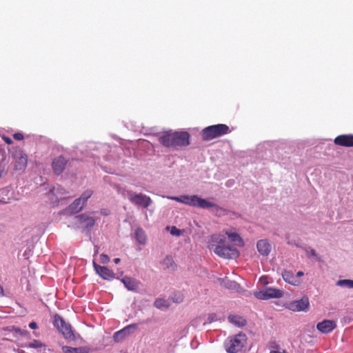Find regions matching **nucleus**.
<instances>
[{
    "mask_svg": "<svg viewBox=\"0 0 353 353\" xmlns=\"http://www.w3.org/2000/svg\"><path fill=\"white\" fill-rule=\"evenodd\" d=\"M171 234L176 236H179L181 234V232L180 230L177 229L176 227H172L171 230Z\"/></svg>",
    "mask_w": 353,
    "mask_h": 353,
    "instance_id": "obj_35",
    "label": "nucleus"
},
{
    "mask_svg": "<svg viewBox=\"0 0 353 353\" xmlns=\"http://www.w3.org/2000/svg\"><path fill=\"white\" fill-rule=\"evenodd\" d=\"M183 294L180 292H174L171 296L170 299L176 303H180L183 301Z\"/></svg>",
    "mask_w": 353,
    "mask_h": 353,
    "instance_id": "obj_27",
    "label": "nucleus"
},
{
    "mask_svg": "<svg viewBox=\"0 0 353 353\" xmlns=\"http://www.w3.org/2000/svg\"><path fill=\"white\" fill-rule=\"evenodd\" d=\"M305 252L307 257L316 256V251L312 248H305Z\"/></svg>",
    "mask_w": 353,
    "mask_h": 353,
    "instance_id": "obj_32",
    "label": "nucleus"
},
{
    "mask_svg": "<svg viewBox=\"0 0 353 353\" xmlns=\"http://www.w3.org/2000/svg\"><path fill=\"white\" fill-rule=\"evenodd\" d=\"M161 265L163 268L165 270H168L170 271H175L176 270L177 265L174 262L173 258L170 255L166 256L161 262Z\"/></svg>",
    "mask_w": 353,
    "mask_h": 353,
    "instance_id": "obj_21",
    "label": "nucleus"
},
{
    "mask_svg": "<svg viewBox=\"0 0 353 353\" xmlns=\"http://www.w3.org/2000/svg\"><path fill=\"white\" fill-rule=\"evenodd\" d=\"M336 285H347V287H353V281H352V280H347V279L339 280V281L336 282Z\"/></svg>",
    "mask_w": 353,
    "mask_h": 353,
    "instance_id": "obj_30",
    "label": "nucleus"
},
{
    "mask_svg": "<svg viewBox=\"0 0 353 353\" xmlns=\"http://www.w3.org/2000/svg\"><path fill=\"white\" fill-rule=\"evenodd\" d=\"M29 327L31 328V329H37L38 327L37 326V324L35 323V322H31L30 324H29Z\"/></svg>",
    "mask_w": 353,
    "mask_h": 353,
    "instance_id": "obj_39",
    "label": "nucleus"
},
{
    "mask_svg": "<svg viewBox=\"0 0 353 353\" xmlns=\"http://www.w3.org/2000/svg\"><path fill=\"white\" fill-rule=\"evenodd\" d=\"M283 292L279 288H257L254 292L256 298L261 300L279 299L283 296Z\"/></svg>",
    "mask_w": 353,
    "mask_h": 353,
    "instance_id": "obj_7",
    "label": "nucleus"
},
{
    "mask_svg": "<svg viewBox=\"0 0 353 353\" xmlns=\"http://www.w3.org/2000/svg\"><path fill=\"white\" fill-rule=\"evenodd\" d=\"M159 142L166 148H177L190 145V134L187 132H166L158 137Z\"/></svg>",
    "mask_w": 353,
    "mask_h": 353,
    "instance_id": "obj_1",
    "label": "nucleus"
},
{
    "mask_svg": "<svg viewBox=\"0 0 353 353\" xmlns=\"http://www.w3.org/2000/svg\"><path fill=\"white\" fill-rule=\"evenodd\" d=\"M4 295L3 288H0V296Z\"/></svg>",
    "mask_w": 353,
    "mask_h": 353,
    "instance_id": "obj_42",
    "label": "nucleus"
},
{
    "mask_svg": "<svg viewBox=\"0 0 353 353\" xmlns=\"http://www.w3.org/2000/svg\"><path fill=\"white\" fill-rule=\"evenodd\" d=\"M55 190H56V188H53L51 190V191H52V192H54V191H55Z\"/></svg>",
    "mask_w": 353,
    "mask_h": 353,
    "instance_id": "obj_43",
    "label": "nucleus"
},
{
    "mask_svg": "<svg viewBox=\"0 0 353 353\" xmlns=\"http://www.w3.org/2000/svg\"><path fill=\"white\" fill-rule=\"evenodd\" d=\"M67 164V160L62 156L55 158L52 163V168L54 174H61Z\"/></svg>",
    "mask_w": 353,
    "mask_h": 353,
    "instance_id": "obj_13",
    "label": "nucleus"
},
{
    "mask_svg": "<svg viewBox=\"0 0 353 353\" xmlns=\"http://www.w3.org/2000/svg\"><path fill=\"white\" fill-rule=\"evenodd\" d=\"M28 347L31 348L43 349V351L46 350V345L38 340H34L29 343Z\"/></svg>",
    "mask_w": 353,
    "mask_h": 353,
    "instance_id": "obj_28",
    "label": "nucleus"
},
{
    "mask_svg": "<svg viewBox=\"0 0 353 353\" xmlns=\"http://www.w3.org/2000/svg\"><path fill=\"white\" fill-rule=\"evenodd\" d=\"M135 237L139 244L145 245L146 243L147 236L142 228H139L135 230Z\"/></svg>",
    "mask_w": 353,
    "mask_h": 353,
    "instance_id": "obj_25",
    "label": "nucleus"
},
{
    "mask_svg": "<svg viewBox=\"0 0 353 353\" xmlns=\"http://www.w3.org/2000/svg\"><path fill=\"white\" fill-rule=\"evenodd\" d=\"M248 336L243 332H239L229 336L223 343L227 353H239L242 352L247 345Z\"/></svg>",
    "mask_w": 353,
    "mask_h": 353,
    "instance_id": "obj_3",
    "label": "nucleus"
},
{
    "mask_svg": "<svg viewBox=\"0 0 353 353\" xmlns=\"http://www.w3.org/2000/svg\"><path fill=\"white\" fill-rule=\"evenodd\" d=\"M217 321V316L216 314L214 313L210 314L208 316V322L212 323L213 321Z\"/></svg>",
    "mask_w": 353,
    "mask_h": 353,
    "instance_id": "obj_36",
    "label": "nucleus"
},
{
    "mask_svg": "<svg viewBox=\"0 0 353 353\" xmlns=\"http://www.w3.org/2000/svg\"><path fill=\"white\" fill-rule=\"evenodd\" d=\"M226 285H227V287H231V288L239 286V284H238L236 282L231 281H230Z\"/></svg>",
    "mask_w": 353,
    "mask_h": 353,
    "instance_id": "obj_38",
    "label": "nucleus"
},
{
    "mask_svg": "<svg viewBox=\"0 0 353 353\" xmlns=\"http://www.w3.org/2000/svg\"><path fill=\"white\" fill-rule=\"evenodd\" d=\"M14 170L17 172H23L28 165V156L22 150L16 151L14 154Z\"/></svg>",
    "mask_w": 353,
    "mask_h": 353,
    "instance_id": "obj_10",
    "label": "nucleus"
},
{
    "mask_svg": "<svg viewBox=\"0 0 353 353\" xmlns=\"http://www.w3.org/2000/svg\"><path fill=\"white\" fill-rule=\"evenodd\" d=\"M94 269L97 274L103 279H110L113 277V272L108 268L97 265L95 262L93 263Z\"/></svg>",
    "mask_w": 353,
    "mask_h": 353,
    "instance_id": "obj_17",
    "label": "nucleus"
},
{
    "mask_svg": "<svg viewBox=\"0 0 353 353\" xmlns=\"http://www.w3.org/2000/svg\"><path fill=\"white\" fill-rule=\"evenodd\" d=\"M93 192L91 190H87L81 196L75 199L65 210L68 213L70 214H76L81 210L84 204L87 202L88 199L91 197Z\"/></svg>",
    "mask_w": 353,
    "mask_h": 353,
    "instance_id": "obj_8",
    "label": "nucleus"
},
{
    "mask_svg": "<svg viewBox=\"0 0 353 353\" xmlns=\"http://www.w3.org/2000/svg\"><path fill=\"white\" fill-rule=\"evenodd\" d=\"M225 234L228 236L230 241L234 245L239 247H243L244 245V241L238 233L225 231Z\"/></svg>",
    "mask_w": 353,
    "mask_h": 353,
    "instance_id": "obj_19",
    "label": "nucleus"
},
{
    "mask_svg": "<svg viewBox=\"0 0 353 353\" xmlns=\"http://www.w3.org/2000/svg\"><path fill=\"white\" fill-rule=\"evenodd\" d=\"M128 195L130 196L129 200L130 202L144 208H147L152 202L150 196L141 193L134 194L132 192H128Z\"/></svg>",
    "mask_w": 353,
    "mask_h": 353,
    "instance_id": "obj_9",
    "label": "nucleus"
},
{
    "mask_svg": "<svg viewBox=\"0 0 353 353\" xmlns=\"http://www.w3.org/2000/svg\"><path fill=\"white\" fill-rule=\"evenodd\" d=\"M1 138L7 144L10 145L12 143V140L10 137L3 135Z\"/></svg>",
    "mask_w": 353,
    "mask_h": 353,
    "instance_id": "obj_37",
    "label": "nucleus"
},
{
    "mask_svg": "<svg viewBox=\"0 0 353 353\" xmlns=\"http://www.w3.org/2000/svg\"><path fill=\"white\" fill-rule=\"evenodd\" d=\"M13 137L15 140L21 141L23 139V135L20 132H17L13 134Z\"/></svg>",
    "mask_w": 353,
    "mask_h": 353,
    "instance_id": "obj_34",
    "label": "nucleus"
},
{
    "mask_svg": "<svg viewBox=\"0 0 353 353\" xmlns=\"http://www.w3.org/2000/svg\"><path fill=\"white\" fill-rule=\"evenodd\" d=\"M256 248L259 252L263 256H268L271 250L270 244L267 240L261 239L257 242Z\"/></svg>",
    "mask_w": 353,
    "mask_h": 353,
    "instance_id": "obj_20",
    "label": "nucleus"
},
{
    "mask_svg": "<svg viewBox=\"0 0 353 353\" xmlns=\"http://www.w3.org/2000/svg\"><path fill=\"white\" fill-rule=\"evenodd\" d=\"M303 272H301V271H299V272H297V274H296V277H297V276H303Z\"/></svg>",
    "mask_w": 353,
    "mask_h": 353,
    "instance_id": "obj_41",
    "label": "nucleus"
},
{
    "mask_svg": "<svg viewBox=\"0 0 353 353\" xmlns=\"http://www.w3.org/2000/svg\"><path fill=\"white\" fill-rule=\"evenodd\" d=\"M283 279L287 282L288 283L293 285H296L297 279L296 276H295L292 272L285 270L282 273Z\"/></svg>",
    "mask_w": 353,
    "mask_h": 353,
    "instance_id": "obj_23",
    "label": "nucleus"
},
{
    "mask_svg": "<svg viewBox=\"0 0 353 353\" xmlns=\"http://www.w3.org/2000/svg\"><path fill=\"white\" fill-rule=\"evenodd\" d=\"M167 198L194 208H200L201 209L214 208L216 213H221L223 211V209L216 203L202 199L197 195H181L180 196H167Z\"/></svg>",
    "mask_w": 353,
    "mask_h": 353,
    "instance_id": "obj_2",
    "label": "nucleus"
},
{
    "mask_svg": "<svg viewBox=\"0 0 353 353\" xmlns=\"http://www.w3.org/2000/svg\"><path fill=\"white\" fill-rule=\"evenodd\" d=\"M120 261H121V260H120V259H119V258H115V259H114V262L116 264L119 263Z\"/></svg>",
    "mask_w": 353,
    "mask_h": 353,
    "instance_id": "obj_40",
    "label": "nucleus"
},
{
    "mask_svg": "<svg viewBox=\"0 0 353 353\" xmlns=\"http://www.w3.org/2000/svg\"><path fill=\"white\" fill-rule=\"evenodd\" d=\"M230 132L229 127L225 124H216L208 126L203 129L201 135L203 141H210Z\"/></svg>",
    "mask_w": 353,
    "mask_h": 353,
    "instance_id": "obj_4",
    "label": "nucleus"
},
{
    "mask_svg": "<svg viewBox=\"0 0 353 353\" xmlns=\"http://www.w3.org/2000/svg\"><path fill=\"white\" fill-rule=\"evenodd\" d=\"M77 221L84 228H90L95 224V220L93 217L86 214H82L75 216Z\"/></svg>",
    "mask_w": 353,
    "mask_h": 353,
    "instance_id": "obj_15",
    "label": "nucleus"
},
{
    "mask_svg": "<svg viewBox=\"0 0 353 353\" xmlns=\"http://www.w3.org/2000/svg\"><path fill=\"white\" fill-rule=\"evenodd\" d=\"M210 250H212L219 256L224 259H236L239 256V252L237 249L225 245H214L210 246Z\"/></svg>",
    "mask_w": 353,
    "mask_h": 353,
    "instance_id": "obj_6",
    "label": "nucleus"
},
{
    "mask_svg": "<svg viewBox=\"0 0 353 353\" xmlns=\"http://www.w3.org/2000/svg\"><path fill=\"white\" fill-rule=\"evenodd\" d=\"M100 261L103 264H107L110 261V258L107 254H101L100 255Z\"/></svg>",
    "mask_w": 353,
    "mask_h": 353,
    "instance_id": "obj_31",
    "label": "nucleus"
},
{
    "mask_svg": "<svg viewBox=\"0 0 353 353\" xmlns=\"http://www.w3.org/2000/svg\"><path fill=\"white\" fill-rule=\"evenodd\" d=\"M334 143L336 145L351 148L353 147V134H344L335 137Z\"/></svg>",
    "mask_w": 353,
    "mask_h": 353,
    "instance_id": "obj_12",
    "label": "nucleus"
},
{
    "mask_svg": "<svg viewBox=\"0 0 353 353\" xmlns=\"http://www.w3.org/2000/svg\"><path fill=\"white\" fill-rule=\"evenodd\" d=\"M259 283L261 285H266L269 283L268 277V276H261L259 279Z\"/></svg>",
    "mask_w": 353,
    "mask_h": 353,
    "instance_id": "obj_33",
    "label": "nucleus"
},
{
    "mask_svg": "<svg viewBox=\"0 0 353 353\" xmlns=\"http://www.w3.org/2000/svg\"><path fill=\"white\" fill-rule=\"evenodd\" d=\"M0 203H3V202L0 200Z\"/></svg>",
    "mask_w": 353,
    "mask_h": 353,
    "instance_id": "obj_44",
    "label": "nucleus"
},
{
    "mask_svg": "<svg viewBox=\"0 0 353 353\" xmlns=\"http://www.w3.org/2000/svg\"><path fill=\"white\" fill-rule=\"evenodd\" d=\"M154 305L161 311H166L170 307V302L164 298H158L154 301Z\"/></svg>",
    "mask_w": 353,
    "mask_h": 353,
    "instance_id": "obj_22",
    "label": "nucleus"
},
{
    "mask_svg": "<svg viewBox=\"0 0 353 353\" xmlns=\"http://www.w3.org/2000/svg\"><path fill=\"white\" fill-rule=\"evenodd\" d=\"M286 307L293 312L306 311L309 307L307 298H302L299 300L289 303Z\"/></svg>",
    "mask_w": 353,
    "mask_h": 353,
    "instance_id": "obj_11",
    "label": "nucleus"
},
{
    "mask_svg": "<svg viewBox=\"0 0 353 353\" xmlns=\"http://www.w3.org/2000/svg\"><path fill=\"white\" fill-rule=\"evenodd\" d=\"M54 325L59 330L68 342L76 340V336L72 330L71 325L67 323L58 314H56L54 316Z\"/></svg>",
    "mask_w": 353,
    "mask_h": 353,
    "instance_id": "obj_5",
    "label": "nucleus"
},
{
    "mask_svg": "<svg viewBox=\"0 0 353 353\" xmlns=\"http://www.w3.org/2000/svg\"><path fill=\"white\" fill-rule=\"evenodd\" d=\"M225 242V237L221 234H214L211 236L209 247L212 245H223Z\"/></svg>",
    "mask_w": 353,
    "mask_h": 353,
    "instance_id": "obj_26",
    "label": "nucleus"
},
{
    "mask_svg": "<svg viewBox=\"0 0 353 353\" xmlns=\"http://www.w3.org/2000/svg\"><path fill=\"white\" fill-rule=\"evenodd\" d=\"M228 321L235 327H243L247 324V321L243 316L236 314H230L228 317Z\"/></svg>",
    "mask_w": 353,
    "mask_h": 353,
    "instance_id": "obj_18",
    "label": "nucleus"
},
{
    "mask_svg": "<svg viewBox=\"0 0 353 353\" xmlns=\"http://www.w3.org/2000/svg\"><path fill=\"white\" fill-rule=\"evenodd\" d=\"M122 281L125 287H134L137 285L136 280L131 277L125 276Z\"/></svg>",
    "mask_w": 353,
    "mask_h": 353,
    "instance_id": "obj_29",
    "label": "nucleus"
},
{
    "mask_svg": "<svg viewBox=\"0 0 353 353\" xmlns=\"http://www.w3.org/2000/svg\"><path fill=\"white\" fill-rule=\"evenodd\" d=\"M336 325V323L331 320H324L316 325V328L323 334H327L332 332Z\"/></svg>",
    "mask_w": 353,
    "mask_h": 353,
    "instance_id": "obj_16",
    "label": "nucleus"
},
{
    "mask_svg": "<svg viewBox=\"0 0 353 353\" xmlns=\"http://www.w3.org/2000/svg\"><path fill=\"white\" fill-rule=\"evenodd\" d=\"M137 327V325L136 324H132L115 332L113 336L114 341L116 342L121 341L123 339L130 334L132 329H136Z\"/></svg>",
    "mask_w": 353,
    "mask_h": 353,
    "instance_id": "obj_14",
    "label": "nucleus"
},
{
    "mask_svg": "<svg viewBox=\"0 0 353 353\" xmlns=\"http://www.w3.org/2000/svg\"><path fill=\"white\" fill-rule=\"evenodd\" d=\"M62 351L64 353H88L89 349L85 347H71L69 346H62Z\"/></svg>",
    "mask_w": 353,
    "mask_h": 353,
    "instance_id": "obj_24",
    "label": "nucleus"
}]
</instances>
